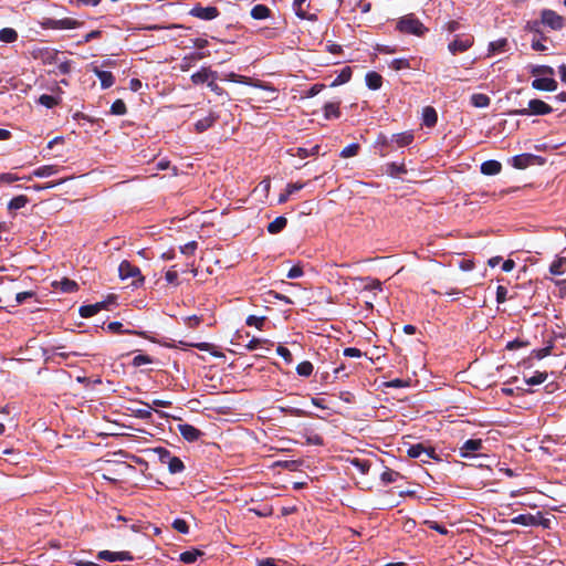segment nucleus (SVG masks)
I'll use <instances>...</instances> for the list:
<instances>
[{
	"instance_id": "40",
	"label": "nucleus",
	"mask_w": 566,
	"mask_h": 566,
	"mask_svg": "<svg viewBox=\"0 0 566 566\" xmlns=\"http://www.w3.org/2000/svg\"><path fill=\"white\" fill-rule=\"evenodd\" d=\"M167 467L171 474L180 473L185 470L184 462L176 455H172V458L168 461Z\"/></svg>"
},
{
	"instance_id": "8",
	"label": "nucleus",
	"mask_w": 566,
	"mask_h": 566,
	"mask_svg": "<svg viewBox=\"0 0 566 566\" xmlns=\"http://www.w3.org/2000/svg\"><path fill=\"white\" fill-rule=\"evenodd\" d=\"M118 276L120 280H126V279L132 277L133 285L144 282V276L142 275L139 268L130 264L126 260L122 261V263L118 266Z\"/></svg>"
},
{
	"instance_id": "13",
	"label": "nucleus",
	"mask_w": 566,
	"mask_h": 566,
	"mask_svg": "<svg viewBox=\"0 0 566 566\" xmlns=\"http://www.w3.org/2000/svg\"><path fill=\"white\" fill-rule=\"evenodd\" d=\"M189 13L201 20H212L220 14L217 7H201L200 4L195 6Z\"/></svg>"
},
{
	"instance_id": "27",
	"label": "nucleus",
	"mask_w": 566,
	"mask_h": 566,
	"mask_svg": "<svg viewBox=\"0 0 566 566\" xmlns=\"http://www.w3.org/2000/svg\"><path fill=\"white\" fill-rule=\"evenodd\" d=\"M304 187H305L304 182H294V184L286 185L284 192L280 193L277 202L279 203L285 202L291 195L303 189Z\"/></svg>"
},
{
	"instance_id": "1",
	"label": "nucleus",
	"mask_w": 566,
	"mask_h": 566,
	"mask_svg": "<svg viewBox=\"0 0 566 566\" xmlns=\"http://www.w3.org/2000/svg\"><path fill=\"white\" fill-rule=\"evenodd\" d=\"M132 518L122 515L116 507L108 509V539L116 547H130L137 537Z\"/></svg>"
},
{
	"instance_id": "15",
	"label": "nucleus",
	"mask_w": 566,
	"mask_h": 566,
	"mask_svg": "<svg viewBox=\"0 0 566 566\" xmlns=\"http://www.w3.org/2000/svg\"><path fill=\"white\" fill-rule=\"evenodd\" d=\"M210 55V52L207 51V52H203V51H200V52H193L189 55H186L181 59L180 61V64H179V69L182 71V72H187L190 70V67H192V65L195 64L196 61L198 60H202L207 56Z\"/></svg>"
},
{
	"instance_id": "52",
	"label": "nucleus",
	"mask_w": 566,
	"mask_h": 566,
	"mask_svg": "<svg viewBox=\"0 0 566 566\" xmlns=\"http://www.w3.org/2000/svg\"><path fill=\"white\" fill-rule=\"evenodd\" d=\"M352 464L359 470L360 473L366 474L370 469L369 460L355 458L352 460Z\"/></svg>"
},
{
	"instance_id": "57",
	"label": "nucleus",
	"mask_w": 566,
	"mask_h": 566,
	"mask_svg": "<svg viewBox=\"0 0 566 566\" xmlns=\"http://www.w3.org/2000/svg\"><path fill=\"white\" fill-rule=\"evenodd\" d=\"M276 353L279 356H281L287 364H291L293 361V356L290 349L285 346L279 345L276 347Z\"/></svg>"
},
{
	"instance_id": "29",
	"label": "nucleus",
	"mask_w": 566,
	"mask_h": 566,
	"mask_svg": "<svg viewBox=\"0 0 566 566\" xmlns=\"http://www.w3.org/2000/svg\"><path fill=\"white\" fill-rule=\"evenodd\" d=\"M566 272V258L557 256L549 265V273L553 275H562Z\"/></svg>"
},
{
	"instance_id": "4",
	"label": "nucleus",
	"mask_w": 566,
	"mask_h": 566,
	"mask_svg": "<svg viewBox=\"0 0 566 566\" xmlns=\"http://www.w3.org/2000/svg\"><path fill=\"white\" fill-rule=\"evenodd\" d=\"M553 112V107L542 99L534 98L528 102V107L512 109L510 115L530 116V115H547Z\"/></svg>"
},
{
	"instance_id": "10",
	"label": "nucleus",
	"mask_w": 566,
	"mask_h": 566,
	"mask_svg": "<svg viewBox=\"0 0 566 566\" xmlns=\"http://www.w3.org/2000/svg\"><path fill=\"white\" fill-rule=\"evenodd\" d=\"M407 454L410 458H421L426 455V459H422V462H429L430 459H438L436 451L433 448H426L422 443H416L408 448Z\"/></svg>"
},
{
	"instance_id": "23",
	"label": "nucleus",
	"mask_w": 566,
	"mask_h": 566,
	"mask_svg": "<svg viewBox=\"0 0 566 566\" xmlns=\"http://www.w3.org/2000/svg\"><path fill=\"white\" fill-rule=\"evenodd\" d=\"M438 122V114L432 106H426L422 111V123L427 127H433Z\"/></svg>"
},
{
	"instance_id": "60",
	"label": "nucleus",
	"mask_w": 566,
	"mask_h": 566,
	"mask_svg": "<svg viewBox=\"0 0 566 566\" xmlns=\"http://www.w3.org/2000/svg\"><path fill=\"white\" fill-rule=\"evenodd\" d=\"M197 242L196 241H190L188 243H186L185 245H182L180 248V251L182 254H186V255H192L195 253V251L197 250Z\"/></svg>"
},
{
	"instance_id": "35",
	"label": "nucleus",
	"mask_w": 566,
	"mask_h": 566,
	"mask_svg": "<svg viewBox=\"0 0 566 566\" xmlns=\"http://www.w3.org/2000/svg\"><path fill=\"white\" fill-rule=\"evenodd\" d=\"M59 167L57 166H54V165H46V166H41L39 168H36L34 171H33V176L34 177H39V178H44V177H50L52 175H55L59 172Z\"/></svg>"
},
{
	"instance_id": "18",
	"label": "nucleus",
	"mask_w": 566,
	"mask_h": 566,
	"mask_svg": "<svg viewBox=\"0 0 566 566\" xmlns=\"http://www.w3.org/2000/svg\"><path fill=\"white\" fill-rule=\"evenodd\" d=\"M210 77L216 80L217 72L210 70L209 67H201L200 71H198L191 75V82L195 85H199V84L206 83Z\"/></svg>"
},
{
	"instance_id": "11",
	"label": "nucleus",
	"mask_w": 566,
	"mask_h": 566,
	"mask_svg": "<svg viewBox=\"0 0 566 566\" xmlns=\"http://www.w3.org/2000/svg\"><path fill=\"white\" fill-rule=\"evenodd\" d=\"M474 43V39L472 35H467L464 38H460L459 35L449 43V51L455 55L458 53H462L468 51Z\"/></svg>"
},
{
	"instance_id": "51",
	"label": "nucleus",
	"mask_w": 566,
	"mask_h": 566,
	"mask_svg": "<svg viewBox=\"0 0 566 566\" xmlns=\"http://www.w3.org/2000/svg\"><path fill=\"white\" fill-rule=\"evenodd\" d=\"M399 473L397 471H394L391 469H386L381 475H380V479L384 483L388 484V483H394L397 481V479L399 478Z\"/></svg>"
},
{
	"instance_id": "12",
	"label": "nucleus",
	"mask_w": 566,
	"mask_h": 566,
	"mask_svg": "<svg viewBox=\"0 0 566 566\" xmlns=\"http://www.w3.org/2000/svg\"><path fill=\"white\" fill-rule=\"evenodd\" d=\"M482 448L483 442L481 439H469L459 448V455L461 458H470L475 455Z\"/></svg>"
},
{
	"instance_id": "32",
	"label": "nucleus",
	"mask_w": 566,
	"mask_h": 566,
	"mask_svg": "<svg viewBox=\"0 0 566 566\" xmlns=\"http://www.w3.org/2000/svg\"><path fill=\"white\" fill-rule=\"evenodd\" d=\"M306 0H294L293 1V8L295 10V14L303 20H310V21H316L317 17L316 14H308L306 11L302 9V6L304 4Z\"/></svg>"
},
{
	"instance_id": "64",
	"label": "nucleus",
	"mask_w": 566,
	"mask_h": 566,
	"mask_svg": "<svg viewBox=\"0 0 566 566\" xmlns=\"http://www.w3.org/2000/svg\"><path fill=\"white\" fill-rule=\"evenodd\" d=\"M506 295H507V289L503 285H499L496 287V302L499 304H502L506 301Z\"/></svg>"
},
{
	"instance_id": "30",
	"label": "nucleus",
	"mask_w": 566,
	"mask_h": 566,
	"mask_svg": "<svg viewBox=\"0 0 566 566\" xmlns=\"http://www.w3.org/2000/svg\"><path fill=\"white\" fill-rule=\"evenodd\" d=\"M287 224V220L283 216H279L268 224V231L271 234L280 233Z\"/></svg>"
},
{
	"instance_id": "56",
	"label": "nucleus",
	"mask_w": 566,
	"mask_h": 566,
	"mask_svg": "<svg viewBox=\"0 0 566 566\" xmlns=\"http://www.w3.org/2000/svg\"><path fill=\"white\" fill-rule=\"evenodd\" d=\"M552 348H553V346L549 345L544 348L534 349L531 353V357H534L536 359H543V358L547 357L548 355H551Z\"/></svg>"
},
{
	"instance_id": "63",
	"label": "nucleus",
	"mask_w": 566,
	"mask_h": 566,
	"mask_svg": "<svg viewBox=\"0 0 566 566\" xmlns=\"http://www.w3.org/2000/svg\"><path fill=\"white\" fill-rule=\"evenodd\" d=\"M303 268L300 264L293 265L287 272L289 279H297L303 275Z\"/></svg>"
},
{
	"instance_id": "53",
	"label": "nucleus",
	"mask_w": 566,
	"mask_h": 566,
	"mask_svg": "<svg viewBox=\"0 0 566 566\" xmlns=\"http://www.w3.org/2000/svg\"><path fill=\"white\" fill-rule=\"evenodd\" d=\"M531 73H532V75L544 74V75L553 76L555 72H554V69L549 65H536V66L532 67Z\"/></svg>"
},
{
	"instance_id": "17",
	"label": "nucleus",
	"mask_w": 566,
	"mask_h": 566,
	"mask_svg": "<svg viewBox=\"0 0 566 566\" xmlns=\"http://www.w3.org/2000/svg\"><path fill=\"white\" fill-rule=\"evenodd\" d=\"M557 82L553 77H538L532 82V87L537 91L554 92L557 90Z\"/></svg>"
},
{
	"instance_id": "37",
	"label": "nucleus",
	"mask_w": 566,
	"mask_h": 566,
	"mask_svg": "<svg viewBox=\"0 0 566 566\" xmlns=\"http://www.w3.org/2000/svg\"><path fill=\"white\" fill-rule=\"evenodd\" d=\"M352 69L349 66H345L340 73L336 76V78L332 82L331 86L335 87L342 84L347 83L352 78Z\"/></svg>"
},
{
	"instance_id": "31",
	"label": "nucleus",
	"mask_w": 566,
	"mask_h": 566,
	"mask_svg": "<svg viewBox=\"0 0 566 566\" xmlns=\"http://www.w3.org/2000/svg\"><path fill=\"white\" fill-rule=\"evenodd\" d=\"M216 120H217V116L210 114L209 116L197 120L195 124V129L197 133H203L207 129H209L210 127H212V125L216 123Z\"/></svg>"
},
{
	"instance_id": "14",
	"label": "nucleus",
	"mask_w": 566,
	"mask_h": 566,
	"mask_svg": "<svg viewBox=\"0 0 566 566\" xmlns=\"http://www.w3.org/2000/svg\"><path fill=\"white\" fill-rule=\"evenodd\" d=\"M180 436L188 442H195L203 434L198 428L189 423L178 424Z\"/></svg>"
},
{
	"instance_id": "44",
	"label": "nucleus",
	"mask_w": 566,
	"mask_h": 566,
	"mask_svg": "<svg viewBox=\"0 0 566 566\" xmlns=\"http://www.w3.org/2000/svg\"><path fill=\"white\" fill-rule=\"evenodd\" d=\"M319 149H321L319 145H315L310 149L305 148V147H298V148H296V151H295V154H293V156H297L300 158H306L308 156L317 155Z\"/></svg>"
},
{
	"instance_id": "59",
	"label": "nucleus",
	"mask_w": 566,
	"mask_h": 566,
	"mask_svg": "<svg viewBox=\"0 0 566 566\" xmlns=\"http://www.w3.org/2000/svg\"><path fill=\"white\" fill-rule=\"evenodd\" d=\"M543 23L541 22V19L539 20H532V21H528L524 29L526 31H530V32H534V33H538V34H543L542 31H541V25Z\"/></svg>"
},
{
	"instance_id": "6",
	"label": "nucleus",
	"mask_w": 566,
	"mask_h": 566,
	"mask_svg": "<svg viewBox=\"0 0 566 566\" xmlns=\"http://www.w3.org/2000/svg\"><path fill=\"white\" fill-rule=\"evenodd\" d=\"M541 22L554 31H559L565 27V18L552 9L541 11Z\"/></svg>"
},
{
	"instance_id": "34",
	"label": "nucleus",
	"mask_w": 566,
	"mask_h": 566,
	"mask_svg": "<svg viewBox=\"0 0 566 566\" xmlns=\"http://www.w3.org/2000/svg\"><path fill=\"white\" fill-rule=\"evenodd\" d=\"M470 102L474 107L484 108V107L490 106L491 98L485 94L475 93V94L471 95Z\"/></svg>"
},
{
	"instance_id": "42",
	"label": "nucleus",
	"mask_w": 566,
	"mask_h": 566,
	"mask_svg": "<svg viewBox=\"0 0 566 566\" xmlns=\"http://www.w3.org/2000/svg\"><path fill=\"white\" fill-rule=\"evenodd\" d=\"M108 113H111L113 115H117V116L125 115L127 113V107H126L125 102L120 98L114 101L111 105Z\"/></svg>"
},
{
	"instance_id": "45",
	"label": "nucleus",
	"mask_w": 566,
	"mask_h": 566,
	"mask_svg": "<svg viewBox=\"0 0 566 566\" xmlns=\"http://www.w3.org/2000/svg\"><path fill=\"white\" fill-rule=\"evenodd\" d=\"M313 364L308 360H304L296 366L297 375L302 377H310L313 373Z\"/></svg>"
},
{
	"instance_id": "36",
	"label": "nucleus",
	"mask_w": 566,
	"mask_h": 566,
	"mask_svg": "<svg viewBox=\"0 0 566 566\" xmlns=\"http://www.w3.org/2000/svg\"><path fill=\"white\" fill-rule=\"evenodd\" d=\"M507 45H509V41L505 38L492 41L489 44V53L495 54V53L505 52Z\"/></svg>"
},
{
	"instance_id": "47",
	"label": "nucleus",
	"mask_w": 566,
	"mask_h": 566,
	"mask_svg": "<svg viewBox=\"0 0 566 566\" xmlns=\"http://www.w3.org/2000/svg\"><path fill=\"white\" fill-rule=\"evenodd\" d=\"M359 149H360V145L357 143H353V144L346 146L345 148H343L339 156L342 158L354 157L358 154Z\"/></svg>"
},
{
	"instance_id": "2",
	"label": "nucleus",
	"mask_w": 566,
	"mask_h": 566,
	"mask_svg": "<svg viewBox=\"0 0 566 566\" xmlns=\"http://www.w3.org/2000/svg\"><path fill=\"white\" fill-rule=\"evenodd\" d=\"M113 447L112 442H108V455H113L115 459H108V483H124L130 480L135 473V467L128 464L125 461L117 459V457H124L123 453L116 450L111 451Z\"/></svg>"
},
{
	"instance_id": "46",
	"label": "nucleus",
	"mask_w": 566,
	"mask_h": 566,
	"mask_svg": "<svg viewBox=\"0 0 566 566\" xmlns=\"http://www.w3.org/2000/svg\"><path fill=\"white\" fill-rule=\"evenodd\" d=\"M547 377H548V374L546 371L537 370V371H535V374L532 377L526 378L525 382L531 386L539 385V384H543L544 381H546Z\"/></svg>"
},
{
	"instance_id": "61",
	"label": "nucleus",
	"mask_w": 566,
	"mask_h": 566,
	"mask_svg": "<svg viewBox=\"0 0 566 566\" xmlns=\"http://www.w3.org/2000/svg\"><path fill=\"white\" fill-rule=\"evenodd\" d=\"M165 279L170 284H175V285L178 284V272L175 270V266H171V269H169L166 272Z\"/></svg>"
},
{
	"instance_id": "38",
	"label": "nucleus",
	"mask_w": 566,
	"mask_h": 566,
	"mask_svg": "<svg viewBox=\"0 0 566 566\" xmlns=\"http://www.w3.org/2000/svg\"><path fill=\"white\" fill-rule=\"evenodd\" d=\"M18 40V32L12 28L0 30V41L3 43H13Z\"/></svg>"
},
{
	"instance_id": "21",
	"label": "nucleus",
	"mask_w": 566,
	"mask_h": 566,
	"mask_svg": "<svg viewBox=\"0 0 566 566\" xmlns=\"http://www.w3.org/2000/svg\"><path fill=\"white\" fill-rule=\"evenodd\" d=\"M502 169L500 161L490 159L481 164V172L485 176L497 175Z\"/></svg>"
},
{
	"instance_id": "58",
	"label": "nucleus",
	"mask_w": 566,
	"mask_h": 566,
	"mask_svg": "<svg viewBox=\"0 0 566 566\" xmlns=\"http://www.w3.org/2000/svg\"><path fill=\"white\" fill-rule=\"evenodd\" d=\"M153 361L154 359L150 356L144 354H139L133 358V365L135 367H139L145 364H151Z\"/></svg>"
},
{
	"instance_id": "9",
	"label": "nucleus",
	"mask_w": 566,
	"mask_h": 566,
	"mask_svg": "<svg viewBox=\"0 0 566 566\" xmlns=\"http://www.w3.org/2000/svg\"><path fill=\"white\" fill-rule=\"evenodd\" d=\"M511 163L516 169H525L532 165L544 164V159L541 156L533 154H521L512 157Z\"/></svg>"
},
{
	"instance_id": "5",
	"label": "nucleus",
	"mask_w": 566,
	"mask_h": 566,
	"mask_svg": "<svg viewBox=\"0 0 566 566\" xmlns=\"http://www.w3.org/2000/svg\"><path fill=\"white\" fill-rule=\"evenodd\" d=\"M83 22L73 18L52 19L44 18L40 25L42 29L72 30L82 27Z\"/></svg>"
},
{
	"instance_id": "28",
	"label": "nucleus",
	"mask_w": 566,
	"mask_h": 566,
	"mask_svg": "<svg viewBox=\"0 0 566 566\" xmlns=\"http://www.w3.org/2000/svg\"><path fill=\"white\" fill-rule=\"evenodd\" d=\"M365 80H366V85L368 86V88L374 90V91L379 90L382 85L381 75L374 71L368 72L366 74Z\"/></svg>"
},
{
	"instance_id": "39",
	"label": "nucleus",
	"mask_w": 566,
	"mask_h": 566,
	"mask_svg": "<svg viewBox=\"0 0 566 566\" xmlns=\"http://www.w3.org/2000/svg\"><path fill=\"white\" fill-rule=\"evenodd\" d=\"M28 197L27 196H17L14 198H12L8 203H7V208L9 210H19V209H23L25 207V205L28 203Z\"/></svg>"
},
{
	"instance_id": "7",
	"label": "nucleus",
	"mask_w": 566,
	"mask_h": 566,
	"mask_svg": "<svg viewBox=\"0 0 566 566\" xmlns=\"http://www.w3.org/2000/svg\"><path fill=\"white\" fill-rule=\"evenodd\" d=\"M513 524L523 525V526H537L543 525L544 527H548L549 520L544 518L541 512H537L536 515L526 513L520 514L511 520Z\"/></svg>"
},
{
	"instance_id": "55",
	"label": "nucleus",
	"mask_w": 566,
	"mask_h": 566,
	"mask_svg": "<svg viewBox=\"0 0 566 566\" xmlns=\"http://www.w3.org/2000/svg\"><path fill=\"white\" fill-rule=\"evenodd\" d=\"M172 528L181 534H188L189 533V525L188 523L182 518H176L172 524Z\"/></svg>"
},
{
	"instance_id": "19",
	"label": "nucleus",
	"mask_w": 566,
	"mask_h": 566,
	"mask_svg": "<svg viewBox=\"0 0 566 566\" xmlns=\"http://www.w3.org/2000/svg\"><path fill=\"white\" fill-rule=\"evenodd\" d=\"M103 308H106V300L95 304L83 305L80 307L78 312L82 317L88 318L97 314Z\"/></svg>"
},
{
	"instance_id": "41",
	"label": "nucleus",
	"mask_w": 566,
	"mask_h": 566,
	"mask_svg": "<svg viewBox=\"0 0 566 566\" xmlns=\"http://www.w3.org/2000/svg\"><path fill=\"white\" fill-rule=\"evenodd\" d=\"M280 410L283 413L292 416V417H310L311 416L310 412H307L303 409L296 408V407H292V406H284V407L281 406Z\"/></svg>"
},
{
	"instance_id": "48",
	"label": "nucleus",
	"mask_w": 566,
	"mask_h": 566,
	"mask_svg": "<svg viewBox=\"0 0 566 566\" xmlns=\"http://www.w3.org/2000/svg\"><path fill=\"white\" fill-rule=\"evenodd\" d=\"M154 452L158 455V459L161 464H168V461L172 458L171 452L164 447L155 448Z\"/></svg>"
},
{
	"instance_id": "43",
	"label": "nucleus",
	"mask_w": 566,
	"mask_h": 566,
	"mask_svg": "<svg viewBox=\"0 0 566 566\" xmlns=\"http://www.w3.org/2000/svg\"><path fill=\"white\" fill-rule=\"evenodd\" d=\"M200 555H202V553L198 549L186 551L180 554L179 559L185 564H192Z\"/></svg>"
},
{
	"instance_id": "3",
	"label": "nucleus",
	"mask_w": 566,
	"mask_h": 566,
	"mask_svg": "<svg viewBox=\"0 0 566 566\" xmlns=\"http://www.w3.org/2000/svg\"><path fill=\"white\" fill-rule=\"evenodd\" d=\"M396 30L402 34H411L416 36H424L429 29L413 14L408 13L396 23Z\"/></svg>"
},
{
	"instance_id": "24",
	"label": "nucleus",
	"mask_w": 566,
	"mask_h": 566,
	"mask_svg": "<svg viewBox=\"0 0 566 566\" xmlns=\"http://www.w3.org/2000/svg\"><path fill=\"white\" fill-rule=\"evenodd\" d=\"M272 14L270 8L265 4H255L251 11H250V15L254 19V20H265L268 18H270Z\"/></svg>"
},
{
	"instance_id": "50",
	"label": "nucleus",
	"mask_w": 566,
	"mask_h": 566,
	"mask_svg": "<svg viewBox=\"0 0 566 566\" xmlns=\"http://www.w3.org/2000/svg\"><path fill=\"white\" fill-rule=\"evenodd\" d=\"M265 321V316L249 315L245 319V324L248 326H255L258 329H262Z\"/></svg>"
},
{
	"instance_id": "20",
	"label": "nucleus",
	"mask_w": 566,
	"mask_h": 566,
	"mask_svg": "<svg viewBox=\"0 0 566 566\" xmlns=\"http://www.w3.org/2000/svg\"><path fill=\"white\" fill-rule=\"evenodd\" d=\"M52 286L55 290H60L63 293H72V292L77 291V289H78L77 283L67 277H64L61 281H53Z\"/></svg>"
},
{
	"instance_id": "16",
	"label": "nucleus",
	"mask_w": 566,
	"mask_h": 566,
	"mask_svg": "<svg viewBox=\"0 0 566 566\" xmlns=\"http://www.w3.org/2000/svg\"><path fill=\"white\" fill-rule=\"evenodd\" d=\"M130 325H132L130 323H127V325L125 326L120 322H111V323H108V333L116 334V335H123V334L139 335V336L145 337V333L136 332V331L129 328Z\"/></svg>"
},
{
	"instance_id": "54",
	"label": "nucleus",
	"mask_w": 566,
	"mask_h": 566,
	"mask_svg": "<svg viewBox=\"0 0 566 566\" xmlns=\"http://www.w3.org/2000/svg\"><path fill=\"white\" fill-rule=\"evenodd\" d=\"M39 103L46 108H52L59 104V99L54 96L43 94L39 97Z\"/></svg>"
},
{
	"instance_id": "22",
	"label": "nucleus",
	"mask_w": 566,
	"mask_h": 566,
	"mask_svg": "<svg viewBox=\"0 0 566 566\" xmlns=\"http://www.w3.org/2000/svg\"><path fill=\"white\" fill-rule=\"evenodd\" d=\"M415 139L411 130L394 134L391 140L397 144L398 147H406L410 145Z\"/></svg>"
},
{
	"instance_id": "62",
	"label": "nucleus",
	"mask_w": 566,
	"mask_h": 566,
	"mask_svg": "<svg viewBox=\"0 0 566 566\" xmlns=\"http://www.w3.org/2000/svg\"><path fill=\"white\" fill-rule=\"evenodd\" d=\"M306 443L311 446H323V437L317 433H312L306 437Z\"/></svg>"
},
{
	"instance_id": "49",
	"label": "nucleus",
	"mask_w": 566,
	"mask_h": 566,
	"mask_svg": "<svg viewBox=\"0 0 566 566\" xmlns=\"http://www.w3.org/2000/svg\"><path fill=\"white\" fill-rule=\"evenodd\" d=\"M389 67L392 69L394 71H400V70H405V69H410V61L408 59H405V57L394 59L389 63Z\"/></svg>"
},
{
	"instance_id": "26",
	"label": "nucleus",
	"mask_w": 566,
	"mask_h": 566,
	"mask_svg": "<svg viewBox=\"0 0 566 566\" xmlns=\"http://www.w3.org/2000/svg\"><path fill=\"white\" fill-rule=\"evenodd\" d=\"M340 101L328 102L324 105V117L326 119L338 118L340 116Z\"/></svg>"
},
{
	"instance_id": "25",
	"label": "nucleus",
	"mask_w": 566,
	"mask_h": 566,
	"mask_svg": "<svg viewBox=\"0 0 566 566\" xmlns=\"http://www.w3.org/2000/svg\"><path fill=\"white\" fill-rule=\"evenodd\" d=\"M132 560H134V556L129 551H108V563Z\"/></svg>"
},
{
	"instance_id": "33",
	"label": "nucleus",
	"mask_w": 566,
	"mask_h": 566,
	"mask_svg": "<svg viewBox=\"0 0 566 566\" xmlns=\"http://www.w3.org/2000/svg\"><path fill=\"white\" fill-rule=\"evenodd\" d=\"M386 174L392 178H397L400 175L407 174L405 164L388 163L386 165Z\"/></svg>"
}]
</instances>
